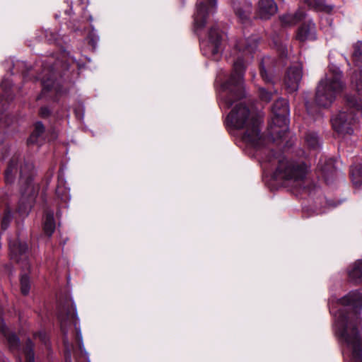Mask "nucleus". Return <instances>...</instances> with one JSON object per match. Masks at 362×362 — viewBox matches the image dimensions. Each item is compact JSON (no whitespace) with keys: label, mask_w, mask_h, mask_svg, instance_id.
<instances>
[{"label":"nucleus","mask_w":362,"mask_h":362,"mask_svg":"<svg viewBox=\"0 0 362 362\" xmlns=\"http://www.w3.org/2000/svg\"><path fill=\"white\" fill-rule=\"evenodd\" d=\"M12 218V215L11 211H6L4 215V218L1 221V228L5 230L8 227L9 223Z\"/></svg>","instance_id":"nucleus-32"},{"label":"nucleus","mask_w":362,"mask_h":362,"mask_svg":"<svg viewBox=\"0 0 362 362\" xmlns=\"http://www.w3.org/2000/svg\"><path fill=\"white\" fill-rule=\"evenodd\" d=\"M261 123L259 116L243 103L235 104L226 117L227 125L242 130L243 141L257 150L265 144V139L261 133Z\"/></svg>","instance_id":"nucleus-4"},{"label":"nucleus","mask_w":362,"mask_h":362,"mask_svg":"<svg viewBox=\"0 0 362 362\" xmlns=\"http://www.w3.org/2000/svg\"><path fill=\"white\" fill-rule=\"evenodd\" d=\"M329 310H330V312L334 313V307H333V305L329 303Z\"/></svg>","instance_id":"nucleus-41"},{"label":"nucleus","mask_w":362,"mask_h":362,"mask_svg":"<svg viewBox=\"0 0 362 362\" xmlns=\"http://www.w3.org/2000/svg\"><path fill=\"white\" fill-rule=\"evenodd\" d=\"M7 341L10 348L13 350L18 349L19 339L14 334H11L7 336Z\"/></svg>","instance_id":"nucleus-30"},{"label":"nucleus","mask_w":362,"mask_h":362,"mask_svg":"<svg viewBox=\"0 0 362 362\" xmlns=\"http://www.w3.org/2000/svg\"><path fill=\"white\" fill-rule=\"evenodd\" d=\"M1 88L4 90L6 94L8 93V90L11 87V82L8 78H4L1 83Z\"/></svg>","instance_id":"nucleus-35"},{"label":"nucleus","mask_w":362,"mask_h":362,"mask_svg":"<svg viewBox=\"0 0 362 362\" xmlns=\"http://www.w3.org/2000/svg\"><path fill=\"white\" fill-rule=\"evenodd\" d=\"M259 95L261 100L268 103L272 99V92L266 90L264 88H259Z\"/></svg>","instance_id":"nucleus-31"},{"label":"nucleus","mask_w":362,"mask_h":362,"mask_svg":"<svg viewBox=\"0 0 362 362\" xmlns=\"http://www.w3.org/2000/svg\"><path fill=\"white\" fill-rule=\"evenodd\" d=\"M222 34L216 26L211 27L207 40H202L200 42L203 54L207 57L217 61L222 52Z\"/></svg>","instance_id":"nucleus-10"},{"label":"nucleus","mask_w":362,"mask_h":362,"mask_svg":"<svg viewBox=\"0 0 362 362\" xmlns=\"http://www.w3.org/2000/svg\"><path fill=\"white\" fill-rule=\"evenodd\" d=\"M30 288L29 277L25 274L21 278V290L23 295H27L29 293Z\"/></svg>","instance_id":"nucleus-29"},{"label":"nucleus","mask_w":362,"mask_h":362,"mask_svg":"<svg viewBox=\"0 0 362 362\" xmlns=\"http://www.w3.org/2000/svg\"><path fill=\"white\" fill-rule=\"evenodd\" d=\"M10 256L11 259L17 262H22L25 266H27V255L28 247L26 244L19 242H9Z\"/></svg>","instance_id":"nucleus-15"},{"label":"nucleus","mask_w":362,"mask_h":362,"mask_svg":"<svg viewBox=\"0 0 362 362\" xmlns=\"http://www.w3.org/2000/svg\"><path fill=\"white\" fill-rule=\"evenodd\" d=\"M66 360H69V361H70V360H71V355H70V352H69V354H68V356H67Z\"/></svg>","instance_id":"nucleus-42"},{"label":"nucleus","mask_w":362,"mask_h":362,"mask_svg":"<svg viewBox=\"0 0 362 362\" xmlns=\"http://www.w3.org/2000/svg\"><path fill=\"white\" fill-rule=\"evenodd\" d=\"M34 166L32 162L21 155H14L5 171V180L12 184L18 180L21 199L18 212L22 216L28 215L39 191L38 185L33 182Z\"/></svg>","instance_id":"nucleus-3"},{"label":"nucleus","mask_w":362,"mask_h":362,"mask_svg":"<svg viewBox=\"0 0 362 362\" xmlns=\"http://www.w3.org/2000/svg\"><path fill=\"white\" fill-rule=\"evenodd\" d=\"M81 4H86L87 6L89 4V0H80Z\"/></svg>","instance_id":"nucleus-40"},{"label":"nucleus","mask_w":362,"mask_h":362,"mask_svg":"<svg viewBox=\"0 0 362 362\" xmlns=\"http://www.w3.org/2000/svg\"><path fill=\"white\" fill-rule=\"evenodd\" d=\"M351 178L355 187L359 188L362 185V165H354L351 167Z\"/></svg>","instance_id":"nucleus-23"},{"label":"nucleus","mask_w":362,"mask_h":362,"mask_svg":"<svg viewBox=\"0 0 362 362\" xmlns=\"http://www.w3.org/2000/svg\"><path fill=\"white\" fill-rule=\"evenodd\" d=\"M361 117L362 100L355 95H346L345 107L332 118V127L339 134L351 135Z\"/></svg>","instance_id":"nucleus-5"},{"label":"nucleus","mask_w":362,"mask_h":362,"mask_svg":"<svg viewBox=\"0 0 362 362\" xmlns=\"http://www.w3.org/2000/svg\"><path fill=\"white\" fill-rule=\"evenodd\" d=\"M50 110L47 107H42L40 109V114L42 117H47L49 115Z\"/></svg>","instance_id":"nucleus-37"},{"label":"nucleus","mask_w":362,"mask_h":362,"mask_svg":"<svg viewBox=\"0 0 362 362\" xmlns=\"http://www.w3.org/2000/svg\"><path fill=\"white\" fill-rule=\"evenodd\" d=\"M233 8L242 23L248 24L250 22L252 6L249 0H233Z\"/></svg>","instance_id":"nucleus-14"},{"label":"nucleus","mask_w":362,"mask_h":362,"mask_svg":"<svg viewBox=\"0 0 362 362\" xmlns=\"http://www.w3.org/2000/svg\"><path fill=\"white\" fill-rule=\"evenodd\" d=\"M273 159L274 158L272 156H269L268 158H262V160L263 162H269V163H270V162H272L273 160Z\"/></svg>","instance_id":"nucleus-39"},{"label":"nucleus","mask_w":362,"mask_h":362,"mask_svg":"<svg viewBox=\"0 0 362 362\" xmlns=\"http://www.w3.org/2000/svg\"><path fill=\"white\" fill-rule=\"evenodd\" d=\"M44 132V125L41 122H37L34 125V129L28 140V143L30 144H40L43 141Z\"/></svg>","instance_id":"nucleus-21"},{"label":"nucleus","mask_w":362,"mask_h":362,"mask_svg":"<svg viewBox=\"0 0 362 362\" xmlns=\"http://www.w3.org/2000/svg\"><path fill=\"white\" fill-rule=\"evenodd\" d=\"M342 71L336 66L329 68L317 87L315 102L319 106L329 107L345 88Z\"/></svg>","instance_id":"nucleus-6"},{"label":"nucleus","mask_w":362,"mask_h":362,"mask_svg":"<svg viewBox=\"0 0 362 362\" xmlns=\"http://www.w3.org/2000/svg\"><path fill=\"white\" fill-rule=\"evenodd\" d=\"M37 79L41 81L42 90V95H45L46 93L52 90L56 93H59L60 90L58 85L55 84L54 81L53 68L49 66H45L42 73L37 76Z\"/></svg>","instance_id":"nucleus-13"},{"label":"nucleus","mask_w":362,"mask_h":362,"mask_svg":"<svg viewBox=\"0 0 362 362\" xmlns=\"http://www.w3.org/2000/svg\"><path fill=\"white\" fill-rule=\"evenodd\" d=\"M296 37L301 42L316 40L315 24L311 21L304 22L298 28Z\"/></svg>","instance_id":"nucleus-17"},{"label":"nucleus","mask_w":362,"mask_h":362,"mask_svg":"<svg viewBox=\"0 0 362 362\" xmlns=\"http://www.w3.org/2000/svg\"><path fill=\"white\" fill-rule=\"evenodd\" d=\"M278 11L274 0H259L257 4V14L261 19L268 20Z\"/></svg>","instance_id":"nucleus-16"},{"label":"nucleus","mask_w":362,"mask_h":362,"mask_svg":"<svg viewBox=\"0 0 362 362\" xmlns=\"http://www.w3.org/2000/svg\"><path fill=\"white\" fill-rule=\"evenodd\" d=\"M304 13L302 11H297L294 13H286L279 16L280 21L283 26H293L304 18Z\"/></svg>","instance_id":"nucleus-18"},{"label":"nucleus","mask_w":362,"mask_h":362,"mask_svg":"<svg viewBox=\"0 0 362 362\" xmlns=\"http://www.w3.org/2000/svg\"><path fill=\"white\" fill-rule=\"evenodd\" d=\"M274 117L270 125V134L273 139L283 138L288 129L289 108L288 101L284 98L276 100L272 106Z\"/></svg>","instance_id":"nucleus-8"},{"label":"nucleus","mask_w":362,"mask_h":362,"mask_svg":"<svg viewBox=\"0 0 362 362\" xmlns=\"http://www.w3.org/2000/svg\"><path fill=\"white\" fill-rule=\"evenodd\" d=\"M258 38L252 35L240 39L235 45L238 52L236 59L233 62V72L228 80L221 85L220 93L221 106L229 108L244 95L243 74L245 62L252 58L253 53L257 49Z\"/></svg>","instance_id":"nucleus-2"},{"label":"nucleus","mask_w":362,"mask_h":362,"mask_svg":"<svg viewBox=\"0 0 362 362\" xmlns=\"http://www.w3.org/2000/svg\"><path fill=\"white\" fill-rule=\"evenodd\" d=\"M1 101H2V100L0 98V102H1Z\"/></svg>","instance_id":"nucleus-43"},{"label":"nucleus","mask_w":362,"mask_h":362,"mask_svg":"<svg viewBox=\"0 0 362 362\" xmlns=\"http://www.w3.org/2000/svg\"><path fill=\"white\" fill-rule=\"evenodd\" d=\"M50 35H52V37H49L47 34L46 35V37L48 39V40L49 41H56L57 40V36L56 34L53 35L51 32H50Z\"/></svg>","instance_id":"nucleus-38"},{"label":"nucleus","mask_w":362,"mask_h":362,"mask_svg":"<svg viewBox=\"0 0 362 362\" xmlns=\"http://www.w3.org/2000/svg\"><path fill=\"white\" fill-rule=\"evenodd\" d=\"M338 304L340 308L334 313V330L343 344L345 362H362V334L358 330L362 295H346Z\"/></svg>","instance_id":"nucleus-1"},{"label":"nucleus","mask_w":362,"mask_h":362,"mask_svg":"<svg viewBox=\"0 0 362 362\" xmlns=\"http://www.w3.org/2000/svg\"><path fill=\"white\" fill-rule=\"evenodd\" d=\"M317 167L322 171L327 181H328V175L329 174L332 176L337 173L334 166V160L332 158H320Z\"/></svg>","instance_id":"nucleus-20"},{"label":"nucleus","mask_w":362,"mask_h":362,"mask_svg":"<svg viewBox=\"0 0 362 362\" xmlns=\"http://www.w3.org/2000/svg\"><path fill=\"white\" fill-rule=\"evenodd\" d=\"M23 354L25 355L26 362H35L33 344L30 339H28L26 344L23 348Z\"/></svg>","instance_id":"nucleus-28"},{"label":"nucleus","mask_w":362,"mask_h":362,"mask_svg":"<svg viewBox=\"0 0 362 362\" xmlns=\"http://www.w3.org/2000/svg\"><path fill=\"white\" fill-rule=\"evenodd\" d=\"M308 171V168L303 162H296L279 158L278 166L272 177L276 181L293 185L303 181Z\"/></svg>","instance_id":"nucleus-7"},{"label":"nucleus","mask_w":362,"mask_h":362,"mask_svg":"<svg viewBox=\"0 0 362 362\" xmlns=\"http://www.w3.org/2000/svg\"><path fill=\"white\" fill-rule=\"evenodd\" d=\"M351 86L359 95L362 96V69L355 70L351 75Z\"/></svg>","instance_id":"nucleus-22"},{"label":"nucleus","mask_w":362,"mask_h":362,"mask_svg":"<svg viewBox=\"0 0 362 362\" xmlns=\"http://www.w3.org/2000/svg\"><path fill=\"white\" fill-rule=\"evenodd\" d=\"M305 141L307 146L313 149H317L320 146V140L317 134L315 132H309L305 134Z\"/></svg>","instance_id":"nucleus-27"},{"label":"nucleus","mask_w":362,"mask_h":362,"mask_svg":"<svg viewBox=\"0 0 362 362\" xmlns=\"http://www.w3.org/2000/svg\"><path fill=\"white\" fill-rule=\"evenodd\" d=\"M302 76L303 71L301 64L293 65L287 70L284 78V83L289 92H295L298 89Z\"/></svg>","instance_id":"nucleus-12"},{"label":"nucleus","mask_w":362,"mask_h":362,"mask_svg":"<svg viewBox=\"0 0 362 362\" xmlns=\"http://www.w3.org/2000/svg\"><path fill=\"white\" fill-rule=\"evenodd\" d=\"M308 5L317 10L324 11L329 13L332 11L333 6L327 5L325 0H307Z\"/></svg>","instance_id":"nucleus-26"},{"label":"nucleus","mask_w":362,"mask_h":362,"mask_svg":"<svg viewBox=\"0 0 362 362\" xmlns=\"http://www.w3.org/2000/svg\"><path fill=\"white\" fill-rule=\"evenodd\" d=\"M43 229L46 235L50 237L55 230V222L54 219V213L47 211L43 224Z\"/></svg>","instance_id":"nucleus-24"},{"label":"nucleus","mask_w":362,"mask_h":362,"mask_svg":"<svg viewBox=\"0 0 362 362\" xmlns=\"http://www.w3.org/2000/svg\"><path fill=\"white\" fill-rule=\"evenodd\" d=\"M58 319L60 322L61 329L64 335V342L66 343V335L68 332L67 326L73 323L76 330V338L78 341L79 349L81 352H86L83 342L81 328L78 326V318L76 313V308L74 303H69L67 305L60 306L58 312Z\"/></svg>","instance_id":"nucleus-9"},{"label":"nucleus","mask_w":362,"mask_h":362,"mask_svg":"<svg viewBox=\"0 0 362 362\" xmlns=\"http://www.w3.org/2000/svg\"><path fill=\"white\" fill-rule=\"evenodd\" d=\"M348 275L354 283H362V259L356 260L348 268Z\"/></svg>","instance_id":"nucleus-19"},{"label":"nucleus","mask_w":362,"mask_h":362,"mask_svg":"<svg viewBox=\"0 0 362 362\" xmlns=\"http://www.w3.org/2000/svg\"><path fill=\"white\" fill-rule=\"evenodd\" d=\"M260 74L263 80L265 81L266 82L272 81V75L267 73V71L262 65H261L260 67Z\"/></svg>","instance_id":"nucleus-34"},{"label":"nucleus","mask_w":362,"mask_h":362,"mask_svg":"<svg viewBox=\"0 0 362 362\" xmlns=\"http://www.w3.org/2000/svg\"><path fill=\"white\" fill-rule=\"evenodd\" d=\"M12 118L8 114H2L0 117V127L9 126Z\"/></svg>","instance_id":"nucleus-33"},{"label":"nucleus","mask_w":362,"mask_h":362,"mask_svg":"<svg viewBox=\"0 0 362 362\" xmlns=\"http://www.w3.org/2000/svg\"><path fill=\"white\" fill-rule=\"evenodd\" d=\"M35 338H39L40 340H41L42 342L46 344L47 342V336L46 333L45 332L40 331L37 333H35L34 334Z\"/></svg>","instance_id":"nucleus-36"},{"label":"nucleus","mask_w":362,"mask_h":362,"mask_svg":"<svg viewBox=\"0 0 362 362\" xmlns=\"http://www.w3.org/2000/svg\"><path fill=\"white\" fill-rule=\"evenodd\" d=\"M216 8V1L208 0V5L202 1L197 4L196 12L194 15V31L197 34L204 28L209 13H213Z\"/></svg>","instance_id":"nucleus-11"},{"label":"nucleus","mask_w":362,"mask_h":362,"mask_svg":"<svg viewBox=\"0 0 362 362\" xmlns=\"http://www.w3.org/2000/svg\"><path fill=\"white\" fill-rule=\"evenodd\" d=\"M352 60L355 66L362 65V41H358L353 45Z\"/></svg>","instance_id":"nucleus-25"}]
</instances>
